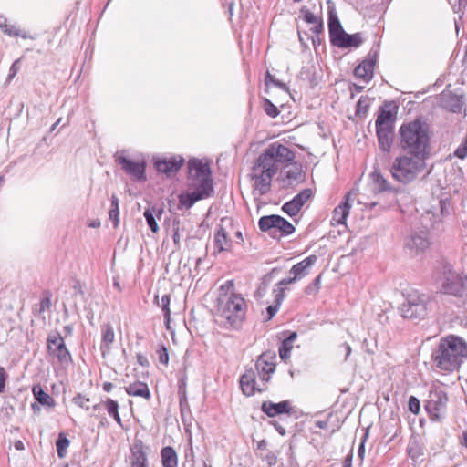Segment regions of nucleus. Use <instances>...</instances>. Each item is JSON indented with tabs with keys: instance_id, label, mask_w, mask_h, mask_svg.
<instances>
[{
	"instance_id": "obj_1",
	"label": "nucleus",
	"mask_w": 467,
	"mask_h": 467,
	"mask_svg": "<svg viewBox=\"0 0 467 467\" xmlns=\"http://www.w3.org/2000/svg\"><path fill=\"white\" fill-rule=\"evenodd\" d=\"M295 159V153L278 142L270 144L256 159L251 168L249 177L253 182V192L265 195L271 190L272 180L277 173L278 163H285Z\"/></svg>"
},
{
	"instance_id": "obj_2",
	"label": "nucleus",
	"mask_w": 467,
	"mask_h": 467,
	"mask_svg": "<svg viewBox=\"0 0 467 467\" xmlns=\"http://www.w3.org/2000/svg\"><path fill=\"white\" fill-rule=\"evenodd\" d=\"M399 145L402 151L430 156L431 131L425 120L416 119L403 123L399 129Z\"/></svg>"
},
{
	"instance_id": "obj_3",
	"label": "nucleus",
	"mask_w": 467,
	"mask_h": 467,
	"mask_svg": "<svg viewBox=\"0 0 467 467\" xmlns=\"http://www.w3.org/2000/svg\"><path fill=\"white\" fill-rule=\"evenodd\" d=\"M429 157L416 153L402 151L392 161L390 173L397 182L409 184L421 174H429L427 171V159Z\"/></svg>"
},
{
	"instance_id": "obj_4",
	"label": "nucleus",
	"mask_w": 467,
	"mask_h": 467,
	"mask_svg": "<svg viewBox=\"0 0 467 467\" xmlns=\"http://www.w3.org/2000/svg\"><path fill=\"white\" fill-rule=\"evenodd\" d=\"M467 358V344L463 339L450 336L442 339L435 358L437 367L444 371H453Z\"/></svg>"
},
{
	"instance_id": "obj_5",
	"label": "nucleus",
	"mask_w": 467,
	"mask_h": 467,
	"mask_svg": "<svg viewBox=\"0 0 467 467\" xmlns=\"http://www.w3.org/2000/svg\"><path fill=\"white\" fill-rule=\"evenodd\" d=\"M261 409L270 418L278 417L277 420H272L271 423L276 429L279 435L285 436L286 429L290 427L289 421H292L291 412L293 408L291 402L287 400L278 403L266 400L262 403Z\"/></svg>"
},
{
	"instance_id": "obj_6",
	"label": "nucleus",
	"mask_w": 467,
	"mask_h": 467,
	"mask_svg": "<svg viewBox=\"0 0 467 467\" xmlns=\"http://www.w3.org/2000/svg\"><path fill=\"white\" fill-rule=\"evenodd\" d=\"M219 311L232 327L239 326L245 317L246 303L237 294L219 298Z\"/></svg>"
},
{
	"instance_id": "obj_7",
	"label": "nucleus",
	"mask_w": 467,
	"mask_h": 467,
	"mask_svg": "<svg viewBox=\"0 0 467 467\" xmlns=\"http://www.w3.org/2000/svg\"><path fill=\"white\" fill-rule=\"evenodd\" d=\"M189 183L192 189H199L209 193L213 192L209 163L199 159L188 162Z\"/></svg>"
},
{
	"instance_id": "obj_8",
	"label": "nucleus",
	"mask_w": 467,
	"mask_h": 467,
	"mask_svg": "<svg viewBox=\"0 0 467 467\" xmlns=\"http://www.w3.org/2000/svg\"><path fill=\"white\" fill-rule=\"evenodd\" d=\"M437 275L436 282L440 285L442 292L454 296L458 294L463 281H465V276H461L448 263L441 265Z\"/></svg>"
},
{
	"instance_id": "obj_9",
	"label": "nucleus",
	"mask_w": 467,
	"mask_h": 467,
	"mask_svg": "<svg viewBox=\"0 0 467 467\" xmlns=\"http://www.w3.org/2000/svg\"><path fill=\"white\" fill-rule=\"evenodd\" d=\"M431 301L425 295H410L401 306L403 317L409 319H423L429 314Z\"/></svg>"
},
{
	"instance_id": "obj_10",
	"label": "nucleus",
	"mask_w": 467,
	"mask_h": 467,
	"mask_svg": "<svg viewBox=\"0 0 467 467\" xmlns=\"http://www.w3.org/2000/svg\"><path fill=\"white\" fill-rule=\"evenodd\" d=\"M448 397L446 392L436 384H432L425 403V410L432 420L440 419L446 411Z\"/></svg>"
},
{
	"instance_id": "obj_11",
	"label": "nucleus",
	"mask_w": 467,
	"mask_h": 467,
	"mask_svg": "<svg viewBox=\"0 0 467 467\" xmlns=\"http://www.w3.org/2000/svg\"><path fill=\"white\" fill-rule=\"evenodd\" d=\"M47 348L49 357L56 358L59 365L67 367L72 363L71 354L58 332H52L47 336Z\"/></svg>"
},
{
	"instance_id": "obj_12",
	"label": "nucleus",
	"mask_w": 467,
	"mask_h": 467,
	"mask_svg": "<svg viewBox=\"0 0 467 467\" xmlns=\"http://www.w3.org/2000/svg\"><path fill=\"white\" fill-rule=\"evenodd\" d=\"M258 225L261 231L270 232V234L278 231L282 235H289L295 232L292 223L282 216L275 214L261 217Z\"/></svg>"
},
{
	"instance_id": "obj_13",
	"label": "nucleus",
	"mask_w": 467,
	"mask_h": 467,
	"mask_svg": "<svg viewBox=\"0 0 467 467\" xmlns=\"http://www.w3.org/2000/svg\"><path fill=\"white\" fill-rule=\"evenodd\" d=\"M148 447L143 445L141 440H137L130 445V455L129 456V464L130 467H149Z\"/></svg>"
},
{
	"instance_id": "obj_14",
	"label": "nucleus",
	"mask_w": 467,
	"mask_h": 467,
	"mask_svg": "<svg viewBox=\"0 0 467 467\" xmlns=\"http://www.w3.org/2000/svg\"><path fill=\"white\" fill-rule=\"evenodd\" d=\"M116 161L121 166L127 174L135 178L136 180L145 179V162L144 161H132L125 156L117 154Z\"/></svg>"
},
{
	"instance_id": "obj_15",
	"label": "nucleus",
	"mask_w": 467,
	"mask_h": 467,
	"mask_svg": "<svg viewBox=\"0 0 467 467\" xmlns=\"http://www.w3.org/2000/svg\"><path fill=\"white\" fill-rule=\"evenodd\" d=\"M255 368L261 380L267 382L270 379V375L275 370V355L272 353H263L258 358Z\"/></svg>"
},
{
	"instance_id": "obj_16",
	"label": "nucleus",
	"mask_w": 467,
	"mask_h": 467,
	"mask_svg": "<svg viewBox=\"0 0 467 467\" xmlns=\"http://www.w3.org/2000/svg\"><path fill=\"white\" fill-rule=\"evenodd\" d=\"M313 192L311 189H304L297 193L291 201L285 202L282 206V210L289 216L296 215L306 202L312 197Z\"/></svg>"
},
{
	"instance_id": "obj_17",
	"label": "nucleus",
	"mask_w": 467,
	"mask_h": 467,
	"mask_svg": "<svg viewBox=\"0 0 467 467\" xmlns=\"http://www.w3.org/2000/svg\"><path fill=\"white\" fill-rule=\"evenodd\" d=\"M377 54L369 52L368 57L363 60L354 70L356 78L368 82L373 78L374 67L376 64Z\"/></svg>"
},
{
	"instance_id": "obj_18",
	"label": "nucleus",
	"mask_w": 467,
	"mask_h": 467,
	"mask_svg": "<svg viewBox=\"0 0 467 467\" xmlns=\"http://www.w3.org/2000/svg\"><path fill=\"white\" fill-rule=\"evenodd\" d=\"M355 195L356 193L353 192H348L345 196V200L334 209L332 224H346L347 217L351 207L350 202L353 200L352 197Z\"/></svg>"
},
{
	"instance_id": "obj_19",
	"label": "nucleus",
	"mask_w": 467,
	"mask_h": 467,
	"mask_svg": "<svg viewBox=\"0 0 467 467\" xmlns=\"http://www.w3.org/2000/svg\"><path fill=\"white\" fill-rule=\"evenodd\" d=\"M429 246V234L426 231L411 234L406 243V247L415 254L425 251Z\"/></svg>"
},
{
	"instance_id": "obj_20",
	"label": "nucleus",
	"mask_w": 467,
	"mask_h": 467,
	"mask_svg": "<svg viewBox=\"0 0 467 467\" xmlns=\"http://www.w3.org/2000/svg\"><path fill=\"white\" fill-rule=\"evenodd\" d=\"M240 386L245 396H253L256 391L261 392L263 389L257 387L255 372L253 369L246 370L240 378Z\"/></svg>"
},
{
	"instance_id": "obj_21",
	"label": "nucleus",
	"mask_w": 467,
	"mask_h": 467,
	"mask_svg": "<svg viewBox=\"0 0 467 467\" xmlns=\"http://www.w3.org/2000/svg\"><path fill=\"white\" fill-rule=\"evenodd\" d=\"M328 32L330 42L333 46L337 43L340 37L345 33L337 15L334 9L328 11Z\"/></svg>"
},
{
	"instance_id": "obj_22",
	"label": "nucleus",
	"mask_w": 467,
	"mask_h": 467,
	"mask_svg": "<svg viewBox=\"0 0 467 467\" xmlns=\"http://www.w3.org/2000/svg\"><path fill=\"white\" fill-rule=\"evenodd\" d=\"M184 160L182 157H171L170 159L159 160L155 162L156 169L160 172H163L167 175L174 173L183 164Z\"/></svg>"
},
{
	"instance_id": "obj_23",
	"label": "nucleus",
	"mask_w": 467,
	"mask_h": 467,
	"mask_svg": "<svg viewBox=\"0 0 467 467\" xmlns=\"http://www.w3.org/2000/svg\"><path fill=\"white\" fill-rule=\"evenodd\" d=\"M163 208L161 206H149L145 209L143 216L147 222L148 226L152 233L156 234L159 231L157 219L160 220L163 214Z\"/></svg>"
},
{
	"instance_id": "obj_24",
	"label": "nucleus",
	"mask_w": 467,
	"mask_h": 467,
	"mask_svg": "<svg viewBox=\"0 0 467 467\" xmlns=\"http://www.w3.org/2000/svg\"><path fill=\"white\" fill-rule=\"evenodd\" d=\"M317 261V255H309L301 262L293 265L292 268L290 269V274H292L293 275L296 276V278L300 280L309 273L310 267H312Z\"/></svg>"
},
{
	"instance_id": "obj_25",
	"label": "nucleus",
	"mask_w": 467,
	"mask_h": 467,
	"mask_svg": "<svg viewBox=\"0 0 467 467\" xmlns=\"http://www.w3.org/2000/svg\"><path fill=\"white\" fill-rule=\"evenodd\" d=\"M388 106L381 109L378 118L376 119V127L379 128H391L394 129V123L397 116V109L394 107L393 109H387Z\"/></svg>"
},
{
	"instance_id": "obj_26",
	"label": "nucleus",
	"mask_w": 467,
	"mask_h": 467,
	"mask_svg": "<svg viewBox=\"0 0 467 467\" xmlns=\"http://www.w3.org/2000/svg\"><path fill=\"white\" fill-rule=\"evenodd\" d=\"M212 193L193 189L192 192L183 193L179 196L180 205L186 209L191 208L196 202L209 197Z\"/></svg>"
},
{
	"instance_id": "obj_27",
	"label": "nucleus",
	"mask_w": 467,
	"mask_h": 467,
	"mask_svg": "<svg viewBox=\"0 0 467 467\" xmlns=\"http://www.w3.org/2000/svg\"><path fill=\"white\" fill-rule=\"evenodd\" d=\"M376 132L379 149L384 151H389L393 140V129L376 127Z\"/></svg>"
},
{
	"instance_id": "obj_28",
	"label": "nucleus",
	"mask_w": 467,
	"mask_h": 467,
	"mask_svg": "<svg viewBox=\"0 0 467 467\" xmlns=\"http://www.w3.org/2000/svg\"><path fill=\"white\" fill-rule=\"evenodd\" d=\"M231 247L232 242L228 238L225 229L220 225L214 234V253L230 251Z\"/></svg>"
},
{
	"instance_id": "obj_29",
	"label": "nucleus",
	"mask_w": 467,
	"mask_h": 467,
	"mask_svg": "<svg viewBox=\"0 0 467 467\" xmlns=\"http://www.w3.org/2000/svg\"><path fill=\"white\" fill-rule=\"evenodd\" d=\"M362 43L363 37L361 33L349 35L345 32L335 47L339 48L358 47Z\"/></svg>"
},
{
	"instance_id": "obj_30",
	"label": "nucleus",
	"mask_w": 467,
	"mask_h": 467,
	"mask_svg": "<svg viewBox=\"0 0 467 467\" xmlns=\"http://www.w3.org/2000/svg\"><path fill=\"white\" fill-rule=\"evenodd\" d=\"M126 392L130 396L134 397H142L146 400L150 399V391L146 383H143L141 381H137L132 384H130L128 387L125 388Z\"/></svg>"
},
{
	"instance_id": "obj_31",
	"label": "nucleus",
	"mask_w": 467,
	"mask_h": 467,
	"mask_svg": "<svg viewBox=\"0 0 467 467\" xmlns=\"http://www.w3.org/2000/svg\"><path fill=\"white\" fill-rule=\"evenodd\" d=\"M32 393H33L36 400H37L38 403L41 404L42 406H45L47 408L55 407V404H56L55 400L43 389L41 385H39V384L34 385L32 388Z\"/></svg>"
},
{
	"instance_id": "obj_32",
	"label": "nucleus",
	"mask_w": 467,
	"mask_h": 467,
	"mask_svg": "<svg viewBox=\"0 0 467 467\" xmlns=\"http://www.w3.org/2000/svg\"><path fill=\"white\" fill-rule=\"evenodd\" d=\"M101 334H102V338H101L100 348L104 355L105 352L109 351L110 346L115 340V334H114L112 326L110 324L102 325Z\"/></svg>"
},
{
	"instance_id": "obj_33",
	"label": "nucleus",
	"mask_w": 467,
	"mask_h": 467,
	"mask_svg": "<svg viewBox=\"0 0 467 467\" xmlns=\"http://www.w3.org/2000/svg\"><path fill=\"white\" fill-rule=\"evenodd\" d=\"M161 462L163 467H177L178 458L176 451L170 446L164 447L161 450Z\"/></svg>"
},
{
	"instance_id": "obj_34",
	"label": "nucleus",
	"mask_w": 467,
	"mask_h": 467,
	"mask_svg": "<svg viewBox=\"0 0 467 467\" xmlns=\"http://www.w3.org/2000/svg\"><path fill=\"white\" fill-rule=\"evenodd\" d=\"M409 456L416 461L423 455V446L420 440H410L407 446Z\"/></svg>"
},
{
	"instance_id": "obj_35",
	"label": "nucleus",
	"mask_w": 467,
	"mask_h": 467,
	"mask_svg": "<svg viewBox=\"0 0 467 467\" xmlns=\"http://www.w3.org/2000/svg\"><path fill=\"white\" fill-rule=\"evenodd\" d=\"M298 279L296 278L295 275H293L292 277L282 279L275 285V287L274 288L273 293H274V295H276L278 301H283V299L285 298V285H289V284H293Z\"/></svg>"
},
{
	"instance_id": "obj_36",
	"label": "nucleus",
	"mask_w": 467,
	"mask_h": 467,
	"mask_svg": "<svg viewBox=\"0 0 467 467\" xmlns=\"http://www.w3.org/2000/svg\"><path fill=\"white\" fill-rule=\"evenodd\" d=\"M119 198L113 194L111 196L110 209L109 212V219L113 222L114 228H117L119 223Z\"/></svg>"
},
{
	"instance_id": "obj_37",
	"label": "nucleus",
	"mask_w": 467,
	"mask_h": 467,
	"mask_svg": "<svg viewBox=\"0 0 467 467\" xmlns=\"http://www.w3.org/2000/svg\"><path fill=\"white\" fill-rule=\"evenodd\" d=\"M104 407L108 412V414L112 417L119 424H120V417L119 414V404L117 401L107 399L104 401Z\"/></svg>"
},
{
	"instance_id": "obj_38",
	"label": "nucleus",
	"mask_w": 467,
	"mask_h": 467,
	"mask_svg": "<svg viewBox=\"0 0 467 467\" xmlns=\"http://www.w3.org/2000/svg\"><path fill=\"white\" fill-rule=\"evenodd\" d=\"M279 454L278 451H265L258 452V457L265 462V467H272L276 464L277 462V456Z\"/></svg>"
},
{
	"instance_id": "obj_39",
	"label": "nucleus",
	"mask_w": 467,
	"mask_h": 467,
	"mask_svg": "<svg viewBox=\"0 0 467 467\" xmlns=\"http://www.w3.org/2000/svg\"><path fill=\"white\" fill-rule=\"evenodd\" d=\"M372 180L374 183L377 185L379 191H390L391 188L389 185L388 181L384 178V176L379 171H374L371 173Z\"/></svg>"
},
{
	"instance_id": "obj_40",
	"label": "nucleus",
	"mask_w": 467,
	"mask_h": 467,
	"mask_svg": "<svg viewBox=\"0 0 467 467\" xmlns=\"http://www.w3.org/2000/svg\"><path fill=\"white\" fill-rule=\"evenodd\" d=\"M301 14L304 16V20L308 24H317L319 29H323V22L321 18L316 16L314 13L310 12L306 7H302L300 10Z\"/></svg>"
},
{
	"instance_id": "obj_41",
	"label": "nucleus",
	"mask_w": 467,
	"mask_h": 467,
	"mask_svg": "<svg viewBox=\"0 0 467 467\" xmlns=\"http://www.w3.org/2000/svg\"><path fill=\"white\" fill-rule=\"evenodd\" d=\"M444 101V107L449 108L452 112H458L461 109V103L459 99L451 95H444L442 98Z\"/></svg>"
},
{
	"instance_id": "obj_42",
	"label": "nucleus",
	"mask_w": 467,
	"mask_h": 467,
	"mask_svg": "<svg viewBox=\"0 0 467 467\" xmlns=\"http://www.w3.org/2000/svg\"><path fill=\"white\" fill-rule=\"evenodd\" d=\"M369 108L368 99L366 97H361L357 102L356 106V114L358 116L365 115Z\"/></svg>"
},
{
	"instance_id": "obj_43",
	"label": "nucleus",
	"mask_w": 467,
	"mask_h": 467,
	"mask_svg": "<svg viewBox=\"0 0 467 467\" xmlns=\"http://www.w3.org/2000/svg\"><path fill=\"white\" fill-rule=\"evenodd\" d=\"M263 106H264V110L265 111V113L271 118H275L280 113V111L278 110L276 106H275L268 99H264Z\"/></svg>"
},
{
	"instance_id": "obj_44",
	"label": "nucleus",
	"mask_w": 467,
	"mask_h": 467,
	"mask_svg": "<svg viewBox=\"0 0 467 467\" xmlns=\"http://www.w3.org/2000/svg\"><path fill=\"white\" fill-rule=\"evenodd\" d=\"M453 154L455 157L462 160L467 157V134L464 136L458 148L454 150Z\"/></svg>"
},
{
	"instance_id": "obj_45",
	"label": "nucleus",
	"mask_w": 467,
	"mask_h": 467,
	"mask_svg": "<svg viewBox=\"0 0 467 467\" xmlns=\"http://www.w3.org/2000/svg\"><path fill=\"white\" fill-rule=\"evenodd\" d=\"M292 348H293V345L288 344L287 342L283 340L279 347L280 358L283 360H286L287 358H289Z\"/></svg>"
},
{
	"instance_id": "obj_46",
	"label": "nucleus",
	"mask_w": 467,
	"mask_h": 467,
	"mask_svg": "<svg viewBox=\"0 0 467 467\" xmlns=\"http://www.w3.org/2000/svg\"><path fill=\"white\" fill-rule=\"evenodd\" d=\"M69 443L70 440H57V451L59 458H64L67 455Z\"/></svg>"
},
{
	"instance_id": "obj_47",
	"label": "nucleus",
	"mask_w": 467,
	"mask_h": 467,
	"mask_svg": "<svg viewBox=\"0 0 467 467\" xmlns=\"http://www.w3.org/2000/svg\"><path fill=\"white\" fill-rule=\"evenodd\" d=\"M89 399L82 396L81 394L77 395L73 398V403L80 408H84L85 410H88L90 409L89 407Z\"/></svg>"
},
{
	"instance_id": "obj_48",
	"label": "nucleus",
	"mask_w": 467,
	"mask_h": 467,
	"mask_svg": "<svg viewBox=\"0 0 467 467\" xmlns=\"http://www.w3.org/2000/svg\"><path fill=\"white\" fill-rule=\"evenodd\" d=\"M439 203H440L441 215L442 217L449 215L450 212H451V203L450 199L449 198L441 199V200H440Z\"/></svg>"
},
{
	"instance_id": "obj_49",
	"label": "nucleus",
	"mask_w": 467,
	"mask_h": 467,
	"mask_svg": "<svg viewBox=\"0 0 467 467\" xmlns=\"http://www.w3.org/2000/svg\"><path fill=\"white\" fill-rule=\"evenodd\" d=\"M286 177L289 180L299 182L303 178L302 170L300 168L291 169V170L287 171Z\"/></svg>"
},
{
	"instance_id": "obj_50",
	"label": "nucleus",
	"mask_w": 467,
	"mask_h": 467,
	"mask_svg": "<svg viewBox=\"0 0 467 467\" xmlns=\"http://www.w3.org/2000/svg\"><path fill=\"white\" fill-rule=\"evenodd\" d=\"M408 407L412 413L418 414L420 410V400L416 397L410 396L409 398Z\"/></svg>"
},
{
	"instance_id": "obj_51",
	"label": "nucleus",
	"mask_w": 467,
	"mask_h": 467,
	"mask_svg": "<svg viewBox=\"0 0 467 467\" xmlns=\"http://www.w3.org/2000/svg\"><path fill=\"white\" fill-rule=\"evenodd\" d=\"M158 358L160 363L167 365L169 362V354L168 349L165 346H161V348L157 350Z\"/></svg>"
},
{
	"instance_id": "obj_52",
	"label": "nucleus",
	"mask_w": 467,
	"mask_h": 467,
	"mask_svg": "<svg viewBox=\"0 0 467 467\" xmlns=\"http://www.w3.org/2000/svg\"><path fill=\"white\" fill-rule=\"evenodd\" d=\"M281 303H282V301H278L276 295H275V305L269 306L266 308V312L268 315V317H267L268 320L271 319L277 313Z\"/></svg>"
},
{
	"instance_id": "obj_53",
	"label": "nucleus",
	"mask_w": 467,
	"mask_h": 467,
	"mask_svg": "<svg viewBox=\"0 0 467 467\" xmlns=\"http://www.w3.org/2000/svg\"><path fill=\"white\" fill-rule=\"evenodd\" d=\"M5 34L11 36H21L23 38L26 36L25 35H21L20 30L16 28L15 26L7 25L6 27L3 30Z\"/></svg>"
},
{
	"instance_id": "obj_54",
	"label": "nucleus",
	"mask_w": 467,
	"mask_h": 467,
	"mask_svg": "<svg viewBox=\"0 0 467 467\" xmlns=\"http://www.w3.org/2000/svg\"><path fill=\"white\" fill-rule=\"evenodd\" d=\"M455 296L462 298L467 301V276H465V281H463L462 287L460 288L458 294Z\"/></svg>"
},
{
	"instance_id": "obj_55",
	"label": "nucleus",
	"mask_w": 467,
	"mask_h": 467,
	"mask_svg": "<svg viewBox=\"0 0 467 467\" xmlns=\"http://www.w3.org/2000/svg\"><path fill=\"white\" fill-rule=\"evenodd\" d=\"M7 374L3 367H0V393L4 392Z\"/></svg>"
},
{
	"instance_id": "obj_56",
	"label": "nucleus",
	"mask_w": 467,
	"mask_h": 467,
	"mask_svg": "<svg viewBox=\"0 0 467 467\" xmlns=\"http://www.w3.org/2000/svg\"><path fill=\"white\" fill-rule=\"evenodd\" d=\"M338 351L345 352L344 361H346L351 354V347L348 343H343L338 347Z\"/></svg>"
},
{
	"instance_id": "obj_57",
	"label": "nucleus",
	"mask_w": 467,
	"mask_h": 467,
	"mask_svg": "<svg viewBox=\"0 0 467 467\" xmlns=\"http://www.w3.org/2000/svg\"><path fill=\"white\" fill-rule=\"evenodd\" d=\"M136 358H137V362L140 365H141L143 367H147L149 365V361H148L147 358L143 354L138 353Z\"/></svg>"
},
{
	"instance_id": "obj_58",
	"label": "nucleus",
	"mask_w": 467,
	"mask_h": 467,
	"mask_svg": "<svg viewBox=\"0 0 467 467\" xmlns=\"http://www.w3.org/2000/svg\"><path fill=\"white\" fill-rule=\"evenodd\" d=\"M172 239H173V242H174V244H175L176 248H180L181 237H180L179 228L178 227L173 229Z\"/></svg>"
},
{
	"instance_id": "obj_59",
	"label": "nucleus",
	"mask_w": 467,
	"mask_h": 467,
	"mask_svg": "<svg viewBox=\"0 0 467 467\" xmlns=\"http://www.w3.org/2000/svg\"><path fill=\"white\" fill-rule=\"evenodd\" d=\"M161 308H162V311L164 313V318H165L167 328H169L171 310L169 308V306H161Z\"/></svg>"
},
{
	"instance_id": "obj_60",
	"label": "nucleus",
	"mask_w": 467,
	"mask_h": 467,
	"mask_svg": "<svg viewBox=\"0 0 467 467\" xmlns=\"http://www.w3.org/2000/svg\"><path fill=\"white\" fill-rule=\"evenodd\" d=\"M365 441H366V440H361V443L359 444L358 450V455L361 460H363L364 455H365V446H364Z\"/></svg>"
},
{
	"instance_id": "obj_61",
	"label": "nucleus",
	"mask_w": 467,
	"mask_h": 467,
	"mask_svg": "<svg viewBox=\"0 0 467 467\" xmlns=\"http://www.w3.org/2000/svg\"><path fill=\"white\" fill-rule=\"evenodd\" d=\"M18 61H16L15 63H13V65L11 66L10 69H9V74H8V78H14L16 73H17V67H16V64H17Z\"/></svg>"
},
{
	"instance_id": "obj_62",
	"label": "nucleus",
	"mask_w": 467,
	"mask_h": 467,
	"mask_svg": "<svg viewBox=\"0 0 467 467\" xmlns=\"http://www.w3.org/2000/svg\"><path fill=\"white\" fill-rule=\"evenodd\" d=\"M256 449L259 452L267 451L265 440H260L256 444Z\"/></svg>"
},
{
	"instance_id": "obj_63",
	"label": "nucleus",
	"mask_w": 467,
	"mask_h": 467,
	"mask_svg": "<svg viewBox=\"0 0 467 467\" xmlns=\"http://www.w3.org/2000/svg\"><path fill=\"white\" fill-rule=\"evenodd\" d=\"M327 424H328L327 420H316L315 421V427H317V428L323 429V430L327 429Z\"/></svg>"
},
{
	"instance_id": "obj_64",
	"label": "nucleus",
	"mask_w": 467,
	"mask_h": 467,
	"mask_svg": "<svg viewBox=\"0 0 467 467\" xmlns=\"http://www.w3.org/2000/svg\"><path fill=\"white\" fill-rule=\"evenodd\" d=\"M297 337V334L296 332H292L284 341L287 342L288 344L293 345V342Z\"/></svg>"
}]
</instances>
